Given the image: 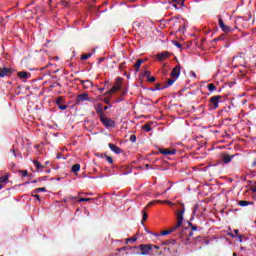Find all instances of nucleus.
Returning <instances> with one entry per match:
<instances>
[{"mask_svg":"<svg viewBox=\"0 0 256 256\" xmlns=\"http://www.w3.org/2000/svg\"><path fill=\"white\" fill-rule=\"evenodd\" d=\"M100 121L106 129H113L115 127V121H113L110 118H107L106 116L101 115Z\"/></svg>","mask_w":256,"mask_h":256,"instance_id":"obj_1","label":"nucleus"},{"mask_svg":"<svg viewBox=\"0 0 256 256\" xmlns=\"http://www.w3.org/2000/svg\"><path fill=\"white\" fill-rule=\"evenodd\" d=\"M218 25L224 33H232V31H235V28H231L228 25H225L223 19L221 18L218 20Z\"/></svg>","mask_w":256,"mask_h":256,"instance_id":"obj_2","label":"nucleus"},{"mask_svg":"<svg viewBox=\"0 0 256 256\" xmlns=\"http://www.w3.org/2000/svg\"><path fill=\"white\" fill-rule=\"evenodd\" d=\"M140 255H149L151 253V249H153V246L150 244H141L140 246Z\"/></svg>","mask_w":256,"mask_h":256,"instance_id":"obj_3","label":"nucleus"},{"mask_svg":"<svg viewBox=\"0 0 256 256\" xmlns=\"http://www.w3.org/2000/svg\"><path fill=\"white\" fill-rule=\"evenodd\" d=\"M121 81L122 79L120 77L116 78V85L112 89H110L106 93V95H111L113 93H116V91H119V89H121Z\"/></svg>","mask_w":256,"mask_h":256,"instance_id":"obj_4","label":"nucleus"},{"mask_svg":"<svg viewBox=\"0 0 256 256\" xmlns=\"http://www.w3.org/2000/svg\"><path fill=\"white\" fill-rule=\"evenodd\" d=\"M183 215H185V210H180L177 213V224L175 225L178 229L183 225Z\"/></svg>","mask_w":256,"mask_h":256,"instance_id":"obj_5","label":"nucleus"},{"mask_svg":"<svg viewBox=\"0 0 256 256\" xmlns=\"http://www.w3.org/2000/svg\"><path fill=\"white\" fill-rule=\"evenodd\" d=\"M219 101H221V96H213L210 98V104L213 109H217V107H219Z\"/></svg>","mask_w":256,"mask_h":256,"instance_id":"obj_6","label":"nucleus"},{"mask_svg":"<svg viewBox=\"0 0 256 256\" xmlns=\"http://www.w3.org/2000/svg\"><path fill=\"white\" fill-rule=\"evenodd\" d=\"M179 75H181V68L179 66H176L175 68H173L170 77L172 79H179Z\"/></svg>","mask_w":256,"mask_h":256,"instance_id":"obj_7","label":"nucleus"},{"mask_svg":"<svg viewBox=\"0 0 256 256\" xmlns=\"http://www.w3.org/2000/svg\"><path fill=\"white\" fill-rule=\"evenodd\" d=\"M77 101L81 103V101H91V99L89 98V94L83 93L77 96Z\"/></svg>","mask_w":256,"mask_h":256,"instance_id":"obj_8","label":"nucleus"},{"mask_svg":"<svg viewBox=\"0 0 256 256\" xmlns=\"http://www.w3.org/2000/svg\"><path fill=\"white\" fill-rule=\"evenodd\" d=\"M168 57H169V52H162L156 55V59H158V61H164V59H168Z\"/></svg>","mask_w":256,"mask_h":256,"instance_id":"obj_9","label":"nucleus"},{"mask_svg":"<svg viewBox=\"0 0 256 256\" xmlns=\"http://www.w3.org/2000/svg\"><path fill=\"white\" fill-rule=\"evenodd\" d=\"M108 147H110L111 151H113V153H116V155H119L121 153V148L117 147L112 143H109Z\"/></svg>","mask_w":256,"mask_h":256,"instance_id":"obj_10","label":"nucleus"},{"mask_svg":"<svg viewBox=\"0 0 256 256\" xmlns=\"http://www.w3.org/2000/svg\"><path fill=\"white\" fill-rule=\"evenodd\" d=\"M11 75V70L9 68H0V77H7Z\"/></svg>","mask_w":256,"mask_h":256,"instance_id":"obj_11","label":"nucleus"},{"mask_svg":"<svg viewBox=\"0 0 256 256\" xmlns=\"http://www.w3.org/2000/svg\"><path fill=\"white\" fill-rule=\"evenodd\" d=\"M160 153L162 155H175V150H169V149H160Z\"/></svg>","mask_w":256,"mask_h":256,"instance_id":"obj_12","label":"nucleus"},{"mask_svg":"<svg viewBox=\"0 0 256 256\" xmlns=\"http://www.w3.org/2000/svg\"><path fill=\"white\" fill-rule=\"evenodd\" d=\"M155 203H166V205H173V202L169 201V200H157V201H152L149 203V205H155Z\"/></svg>","mask_w":256,"mask_h":256,"instance_id":"obj_13","label":"nucleus"},{"mask_svg":"<svg viewBox=\"0 0 256 256\" xmlns=\"http://www.w3.org/2000/svg\"><path fill=\"white\" fill-rule=\"evenodd\" d=\"M176 229H178L177 226H173L169 230L162 231L161 235H163V236L169 235L170 233H173V231H176Z\"/></svg>","mask_w":256,"mask_h":256,"instance_id":"obj_14","label":"nucleus"},{"mask_svg":"<svg viewBox=\"0 0 256 256\" xmlns=\"http://www.w3.org/2000/svg\"><path fill=\"white\" fill-rule=\"evenodd\" d=\"M238 205H240V207H247L249 205H253V202L241 200V201L238 202Z\"/></svg>","mask_w":256,"mask_h":256,"instance_id":"obj_15","label":"nucleus"},{"mask_svg":"<svg viewBox=\"0 0 256 256\" xmlns=\"http://www.w3.org/2000/svg\"><path fill=\"white\" fill-rule=\"evenodd\" d=\"M33 164L35 165L37 171H43L44 166L41 165L39 161L34 160V161H33Z\"/></svg>","mask_w":256,"mask_h":256,"instance_id":"obj_16","label":"nucleus"},{"mask_svg":"<svg viewBox=\"0 0 256 256\" xmlns=\"http://www.w3.org/2000/svg\"><path fill=\"white\" fill-rule=\"evenodd\" d=\"M141 65H143V60L138 59L137 62L134 64L135 71H139Z\"/></svg>","mask_w":256,"mask_h":256,"instance_id":"obj_17","label":"nucleus"},{"mask_svg":"<svg viewBox=\"0 0 256 256\" xmlns=\"http://www.w3.org/2000/svg\"><path fill=\"white\" fill-rule=\"evenodd\" d=\"M31 74L30 73H27V72H19L18 73V76L20 77V79H29V76Z\"/></svg>","mask_w":256,"mask_h":256,"instance_id":"obj_18","label":"nucleus"},{"mask_svg":"<svg viewBox=\"0 0 256 256\" xmlns=\"http://www.w3.org/2000/svg\"><path fill=\"white\" fill-rule=\"evenodd\" d=\"M81 171V165L75 164L72 166V173H79Z\"/></svg>","mask_w":256,"mask_h":256,"instance_id":"obj_19","label":"nucleus"},{"mask_svg":"<svg viewBox=\"0 0 256 256\" xmlns=\"http://www.w3.org/2000/svg\"><path fill=\"white\" fill-rule=\"evenodd\" d=\"M176 81H177V79H175V78L168 79L165 87H171V85H173V83H175Z\"/></svg>","mask_w":256,"mask_h":256,"instance_id":"obj_20","label":"nucleus"},{"mask_svg":"<svg viewBox=\"0 0 256 256\" xmlns=\"http://www.w3.org/2000/svg\"><path fill=\"white\" fill-rule=\"evenodd\" d=\"M233 159V156H225L223 158L224 163H231V160Z\"/></svg>","mask_w":256,"mask_h":256,"instance_id":"obj_21","label":"nucleus"},{"mask_svg":"<svg viewBox=\"0 0 256 256\" xmlns=\"http://www.w3.org/2000/svg\"><path fill=\"white\" fill-rule=\"evenodd\" d=\"M46 193L47 192V189H45V188H36L35 190H34V193Z\"/></svg>","mask_w":256,"mask_h":256,"instance_id":"obj_22","label":"nucleus"},{"mask_svg":"<svg viewBox=\"0 0 256 256\" xmlns=\"http://www.w3.org/2000/svg\"><path fill=\"white\" fill-rule=\"evenodd\" d=\"M83 84H84V87H91L92 85H93V82H91V81H89V80H85L84 82H83Z\"/></svg>","mask_w":256,"mask_h":256,"instance_id":"obj_23","label":"nucleus"},{"mask_svg":"<svg viewBox=\"0 0 256 256\" xmlns=\"http://www.w3.org/2000/svg\"><path fill=\"white\" fill-rule=\"evenodd\" d=\"M149 215L147 214V212L142 211V221H147Z\"/></svg>","mask_w":256,"mask_h":256,"instance_id":"obj_24","label":"nucleus"},{"mask_svg":"<svg viewBox=\"0 0 256 256\" xmlns=\"http://www.w3.org/2000/svg\"><path fill=\"white\" fill-rule=\"evenodd\" d=\"M215 89H217V88L215 87V84H209V85H208V91L213 92V91H215Z\"/></svg>","mask_w":256,"mask_h":256,"instance_id":"obj_25","label":"nucleus"},{"mask_svg":"<svg viewBox=\"0 0 256 256\" xmlns=\"http://www.w3.org/2000/svg\"><path fill=\"white\" fill-rule=\"evenodd\" d=\"M8 179H9L8 176H2V177H0V183H7Z\"/></svg>","mask_w":256,"mask_h":256,"instance_id":"obj_26","label":"nucleus"},{"mask_svg":"<svg viewBox=\"0 0 256 256\" xmlns=\"http://www.w3.org/2000/svg\"><path fill=\"white\" fill-rule=\"evenodd\" d=\"M131 241H132V243H135V241H137V237H132V238H127L126 239V243H129Z\"/></svg>","mask_w":256,"mask_h":256,"instance_id":"obj_27","label":"nucleus"},{"mask_svg":"<svg viewBox=\"0 0 256 256\" xmlns=\"http://www.w3.org/2000/svg\"><path fill=\"white\" fill-rule=\"evenodd\" d=\"M89 57H91V53H89V54H83V55L81 56V59L87 60V59H89Z\"/></svg>","mask_w":256,"mask_h":256,"instance_id":"obj_28","label":"nucleus"},{"mask_svg":"<svg viewBox=\"0 0 256 256\" xmlns=\"http://www.w3.org/2000/svg\"><path fill=\"white\" fill-rule=\"evenodd\" d=\"M130 141H131V143H135L137 141V136L131 135L130 136Z\"/></svg>","mask_w":256,"mask_h":256,"instance_id":"obj_29","label":"nucleus"},{"mask_svg":"<svg viewBox=\"0 0 256 256\" xmlns=\"http://www.w3.org/2000/svg\"><path fill=\"white\" fill-rule=\"evenodd\" d=\"M172 43H173V45H175V47H177L178 49H181V47H182L181 43H179L177 41H173Z\"/></svg>","mask_w":256,"mask_h":256,"instance_id":"obj_30","label":"nucleus"},{"mask_svg":"<svg viewBox=\"0 0 256 256\" xmlns=\"http://www.w3.org/2000/svg\"><path fill=\"white\" fill-rule=\"evenodd\" d=\"M85 201H93V199H91V198H80V199H79V202H80V203H83V202H85Z\"/></svg>","mask_w":256,"mask_h":256,"instance_id":"obj_31","label":"nucleus"},{"mask_svg":"<svg viewBox=\"0 0 256 256\" xmlns=\"http://www.w3.org/2000/svg\"><path fill=\"white\" fill-rule=\"evenodd\" d=\"M145 131L149 132L151 131V126L149 124L144 125Z\"/></svg>","mask_w":256,"mask_h":256,"instance_id":"obj_32","label":"nucleus"},{"mask_svg":"<svg viewBox=\"0 0 256 256\" xmlns=\"http://www.w3.org/2000/svg\"><path fill=\"white\" fill-rule=\"evenodd\" d=\"M237 239H238L239 243H243V235L238 234Z\"/></svg>","mask_w":256,"mask_h":256,"instance_id":"obj_33","label":"nucleus"},{"mask_svg":"<svg viewBox=\"0 0 256 256\" xmlns=\"http://www.w3.org/2000/svg\"><path fill=\"white\" fill-rule=\"evenodd\" d=\"M148 81L150 83H155L156 79H155V77H148Z\"/></svg>","mask_w":256,"mask_h":256,"instance_id":"obj_34","label":"nucleus"},{"mask_svg":"<svg viewBox=\"0 0 256 256\" xmlns=\"http://www.w3.org/2000/svg\"><path fill=\"white\" fill-rule=\"evenodd\" d=\"M145 77H151V72L149 70L144 71Z\"/></svg>","mask_w":256,"mask_h":256,"instance_id":"obj_35","label":"nucleus"},{"mask_svg":"<svg viewBox=\"0 0 256 256\" xmlns=\"http://www.w3.org/2000/svg\"><path fill=\"white\" fill-rule=\"evenodd\" d=\"M29 176V172H27V170L22 171V177H28Z\"/></svg>","mask_w":256,"mask_h":256,"instance_id":"obj_36","label":"nucleus"},{"mask_svg":"<svg viewBox=\"0 0 256 256\" xmlns=\"http://www.w3.org/2000/svg\"><path fill=\"white\" fill-rule=\"evenodd\" d=\"M106 161H108V163H113V158H111V156H107Z\"/></svg>","mask_w":256,"mask_h":256,"instance_id":"obj_37","label":"nucleus"},{"mask_svg":"<svg viewBox=\"0 0 256 256\" xmlns=\"http://www.w3.org/2000/svg\"><path fill=\"white\" fill-rule=\"evenodd\" d=\"M220 41H225V34H222L218 37Z\"/></svg>","mask_w":256,"mask_h":256,"instance_id":"obj_38","label":"nucleus"},{"mask_svg":"<svg viewBox=\"0 0 256 256\" xmlns=\"http://www.w3.org/2000/svg\"><path fill=\"white\" fill-rule=\"evenodd\" d=\"M59 109H61V111H65V109H67V106L66 105H61V106H59Z\"/></svg>","mask_w":256,"mask_h":256,"instance_id":"obj_39","label":"nucleus"},{"mask_svg":"<svg viewBox=\"0 0 256 256\" xmlns=\"http://www.w3.org/2000/svg\"><path fill=\"white\" fill-rule=\"evenodd\" d=\"M33 197H34L35 199H37L38 201H41V198L39 197V194H35V195H33Z\"/></svg>","mask_w":256,"mask_h":256,"instance_id":"obj_40","label":"nucleus"},{"mask_svg":"<svg viewBox=\"0 0 256 256\" xmlns=\"http://www.w3.org/2000/svg\"><path fill=\"white\" fill-rule=\"evenodd\" d=\"M252 193H256V186H251Z\"/></svg>","mask_w":256,"mask_h":256,"instance_id":"obj_41","label":"nucleus"},{"mask_svg":"<svg viewBox=\"0 0 256 256\" xmlns=\"http://www.w3.org/2000/svg\"><path fill=\"white\" fill-rule=\"evenodd\" d=\"M190 75H192V77H194V78L197 77V74H195V72H193V71L190 72Z\"/></svg>","mask_w":256,"mask_h":256,"instance_id":"obj_42","label":"nucleus"},{"mask_svg":"<svg viewBox=\"0 0 256 256\" xmlns=\"http://www.w3.org/2000/svg\"><path fill=\"white\" fill-rule=\"evenodd\" d=\"M234 233H235L236 236H238L239 235V230L238 229L234 230Z\"/></svg>","mask_w":256,"mask_h":256,"instance_id":"obj_43","label":"nucleus"},{"mask_svg":"<svg viewBox=\"0 0 256 256\" xmlns=\"http://www.w3.org/2000/svg\"><path fill=\"white\" fill-rule=\"evenodd\" d=\"M98 90L100 91V93H103V91H105V88H99Z\"/></svg>","mask_w":256,"mask_h":256,"instance_id":"obj_44","label":"nucleus"},{"mask_svg":"<svg viewBox=\"0 0 256 256\" xmlns=\"http://www.w3.org/2000/svg\"><path fill=\"white\" fill-rule=\"evenodd\" d=\"M172 7H174V9H179V7H177V4H173Z\"/></svg>","mask_w":256,"mask_h":256,"instance_id":"obj_45","label":"nucleus"},{"mask_svg":"<svg viewBox=\"0 0 256 256\" xmlns=\"http://www.w3.org/2000/svg\"><path fill=\"white\" fill-rule=\"evenodd\" d=\"M229 237H235V235L233 233H228Z\"/></svg>","mask_w":256,"mask_h":256,"instance_id":"obj_46","label":"nucleus"},{"mask_svg":"<svg viewBox=\"0 0 256 256\" xmlns=\"http://www.w3.org/2000/svg\"><path fill=\"white\" fill-rule=\"evenodd\" d=\"M236 21L239 23V22L243 21V18H238Z\"/></svg>","mask_w":256,"mask_h":256,"instance_id":"obj_47","label":"nucleus"},{"mask_svg":"<svg viewBox=\"0 0 256 256\" xmlns=\"http://www.w3.org/2000/svg\"><path fill=\"white\" fill-rule=\"evenodd\" d=\"M12 153H13L14 157H17V154H15V149L12 150Z\"/></svg>","mask_w":256,"mask_h":256,"instance_id":"obj_48","label":"nucleus"},{"mask_svg":"<svg viewBox=\"0 0 256 256\" xmlns=\"http://www.w3.org/2000/svg\"><path fill=\"white\" fill-rule=\"evenodd\" d=\"M97 112L98 113H103V110L102 109H98Z\"/></svg>","mask_w":256,"mask_h":256,"instance_id":"obj_49","label":"nucleus"},{"mask_svg":"<svg viewBox=\"0 0 256 256\" xmlns=\"http://www.w3.org/2000/svg\"><path fill=\"white\" fill-rule=\"evenodd\" d=\"M107 109H109V107L105 106V107H104V111H107Z\"/></svg>","mask_w":256,"mask_h":256,"instance_id":"obj_50","label":"nucleus"},{"mask_svg":"<svg viewBox=\"0 0 256 256\" xmlns=\"http://www.w3.org/2000/svg\"><path fill=\"white\" fill-rule=\"evenodd\" d=\"M57 159H61V155L58 154V155H57Z\"/></svg>","mask_w":256,"mask_h":256,"instance_id":"obj_51","label":"nucleus"},{"mask_svg":"<svg viewBox=\"0 0 256 256\" xmlns=\"http://www.w3.org/2000/svg\"><path fill=\"white\" fill-rule=\"evenodd\" d=\"M192 229H193V231H197V227H193Z\"/></svg>","mask_w":256,"mask_h":256,"instance_id":"obj_52","label":"nucleus"},{"mask_svg":"<svg viewBox=\"0 0 256 256\" xmlns=\"http://www.w3.org/2000/svg\"><path fill=\"white\" fill-rule=\"evenodd\" d=\"M173 1V3H177L179 0H172Z\"/></svg>","mask_w":256,"mask_h":256,"instance_id":"obj_53","label":"nucleus"},{"mask_svg":"<svg viewBox=\"0 0 256 256\" xmlns=\"http://www.w3.org/2000/svg\"><path fill=\"white\" fill-rule=\"evenodd\" d=\"M49 163H50L49 161H46L45 165H49Z\"/></svg>","mask_w":256,"mask_h":256,"instance_id":"obj_54","label":"nucleus"},{"mask_svg":"<svg viewBox=\"0 0 256 256\" xmlns=\"http://www.w3.org/2000/svg\"><path fill=\"white\" fill-rule=\"evenodd\" d=\"M1 189H3V185L0 184V191H1Z\"/></svg>","mask_w":256,"mask_h":256,"instance_id":"obj_55","label":"nucleus"},{"mask_svg":"<svg viewBox=\"0 0 256 256\" xmlns=\"http://www.w3.org/2000/svg\"><path fill=\"white\" fill-rule=\"evenodd\" d=\"M167 191H169V188L166 191H164L163 194L167 193Z\"/></svg>","mask_w":256,"mask_h":256,"instance_id":"obj_56","label":"nucleus"},{"mask_svg":"<svg viewBox=\"0 0 256 256\" xmlns=\"http://www.w3.org/2000/svg\"><path fill=\"white\" fill-rule=\"evenodd\" d=\"M154 249H159V246H154Z\"/></svg>","mask_w":256,"mask_h":256,"instance_id":"obj_57","label":"nucleus"},{"mask_svg":"<svg viewBox=\"0 0 256 256\" xmlns=\"http://www.w3.org/2000/svg\"><path fill=\"white\" fill-rule=\"evenodd\" d=\"M214 41H220L218 38L214 39Z\"/></svg>","mask_w":256,"mask_h":256,"instance_id":"obj_58","label":"nucleus"},{"mask_svg":"<svg viewBox=\"0 0 256 256\" xmlns=\"http://www.w3.org/2000/svg\"><path fill=\"white\" fill-rule=\"evenodd\" d=\"M180 5H184V2L182 1V2H180Z\"/></svg>","mask_w":256,"mask_h":256,"instance_id":"obj_59","label":"nucleus"},{"mask_svg":"<svg viewBox=\"0 0 256 256\" xmlns=\"http://www.w3.org/2000/svg\"><path fill=\"white\" fill-rule=\"evenodd\" d=\"M235 59H239V57H234V61H235Z\"/></svg>","mask_w":256,"mask_h":256,"instance_id":"obj_60","label":"nucleus"},{"mask_svg":"<svg viewBox=\"0 0 256 256\" xmlns=\"http://www.w3.org/2000/svg\"><path fill=\"white\" fill-rule=\"evenodd\" d=\"M46 173H51V171H50V170H48V171H46Z\"/></svg>","mask_w":256,"mask_h":256,"instance_id":"obj_61","label":"nucleus"},{"mask_svg":"<svg viewBox=\"0 0 256 256\" xmlns=\"http://www.w3.org/2000/svg\"><path fill=\"white\" fill-rule=\"evenodd\" d=\"M63 201H64V203H67V200L64 199Z\"/></svg>","mask_w":256,"mask_h":256,"instance_id":"obj_62","label":"nucleus"},{"mask_svg":"<svg viewBox=\"0 0 256 256\" xmlns=\"http://www.w3.org/2000/svg\"><path fill=\"white\" fill-rule=\"evenodd\" d=\"M121 250H122V251H125V248H122Z\"/></svg>","mask_w":256,"mask_h":256,"instance_id":"obj_63","label":"nucleus"},{"mask_svg":"<svg viewBox=\"0 0 256 256\" xmlns=\"http://www.w3.org/2000/svg\"><path fill=\"white\" fill-rule=\"evenodd\" d=\"M233 255L236 256L237 254L234 253Z\"/></svg>","mask_w":256,"mask_h":256,"instance_id":"obj_64","label":"nucleus"}]
</instances>
